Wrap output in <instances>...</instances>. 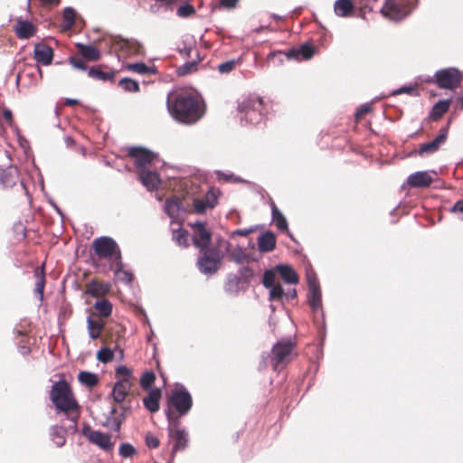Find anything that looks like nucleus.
I'll return each instance as SVG.
<instances>
[{
  "label": "nucleus",
  "instance_id": "nucleus-30",
  "mask_svg": "<svg viewBox=\"0 0 463 463\" xmlns=\"http://www.w3.org/2000/svg\"><path fill=\"white\" fill-rule=\"evenodd\" d=\"M113 264L115 266L114 268V275L115 278L125 284H128L133 280V274L123 269V263L121 261V259H118V260L114 261Z\"/></svg>",
  "mask_w": 463,
  "mask_h": 463
},
{
  "label": "nucleus",
  "instance_id": "nucleus-4",
  "mask_svg": "<svg viewBox=\"0 0 463 463\" xmlns=\"http://www.w3.org/2000/svg\"><path fill=\"white\" fill-rule=\"evenodd\" d=\"M165 416L168 420V436L173 442L171 457L168 463H173L175 454L179 451L184 450L188 447L189 438L185 429L180 427L178 420L173 419L172 413L169 410L165 411Z\"/></svg>",
  "mask_w": 463,
  "mask_h": 463
},
{
  "label": "nucleus",
  "instance_id": "nucleus-36",
  "mask_svg": "<svg viewBox=\"0 0 463 463\" xmlns=\"http://www.w3.org/2000/svg\"><path fill=\"white\" fill-rule=\"evenodd\" d=\"M79 382L86 387L92 388L99 383L98 375L94 373L82 371L78 374Z\"/></svg>",
  "mask_w": 463,
  "mask_h": 463
},
{
  "label": "nucleus",
  "instance_id": "nucleus-5",
  "mask_svg": "<svg viewBox=\"0 0 463 463\" xmlns=\"http://www.w3.org/2000/svg\"><path fill=\"white\" fill-rule=\"evenodd\" d=\"M224 258V253L218 247L199 250L196 266L199 271L206 276L215 274Z\"/></svg>",
  "mask_w": 463,
  "mask_h": 463
},
{
  "label": "nucleus",
  "instance_id": "nucleus-58",
  "mask_svg": "<svg viewBox=\"0 0 463 463\" xmlns=\"http://www.w3.org/2000/svg\"><path fill=\"white\" fill-rule=\"evenodd\" d=\"M203 199L206 201V204L210 206V209L213 208L217 204L218 198L215 192L213 190L208 191Z\"/></svg>",
  "mask_w": 463,
  "mask_h": 463
},
{
  "label": "nucleus",
  "instance_id": "nucleus-16",
  "mask_svg": "<svg viewBox=\"0 0 463 463\" xmlns=\"http://www.w3.org/2000/svg\"><path fill=\"white\" fill-rule=\"evenodd\" d=\"M433 177L427 171H418L410 175L407 178V184L413 188H425L430 185Z\"/></svg>",
  "mask_w": 463,
  "mask_h": 463
},
{
  "label": "nucleus",
  "instance_id": "nucleus-44",
  "mask_svg": "<svg viewBox=\"0 0 463 463\" xmlns=\"http://www.w3.org/2000/svg\"><path fill=\"white\" fill-rule=\"evenodd\" d=\"M198 62L195 61H187L177 68L176 73L178 76H185L187 74L195 71L197 69Z\"/></svg>",
  "mask_w": 463,
  "mask_h": 463
},
{
  "label": "nucleus",
  "instance_id": "nucleus-59",
  "mask_svg": "<svg viewBox=\"0 0 463 463\" xmlns=\"http://www.w3.org/2000/svg\"><path fill=\"white\" fill-rule=\"evenodd\" d=\"M219 178L223 179L225 181L233 182V183H243L244 180L239 176L234 175L233 174H224L222 172L217 173Z\"/></svg>",
  "mask_w": 463,
  "mask_h": 463
},
{
  "label": "nucleus",
  "instance_id": "nucleus-64",
  "mask_svg": "<svg viewBox=\"0 0 463 463\" xmlns=\"http://www.w3.org/2000/svg\"><path fill=\"white\" fill-rule=\"evenodd\" d=\"M370 109H371V107L368 104H364V105L360 106L355 113L356 119L362 118L364 114L368 113L370 111Z\"/></svg>",
  "mask_w": 463,
  "mask_h": 463
},
{
  "label": "nucleus",
  "instance_id": "nucleus-43",
  "mask_svg": "<svg viewBox=\"0 0 463 463\" xmlns=\"http://www.w3.org/2000/svg\"><path fill=\"white\" fill-rule=\"evenodd\" d=\"M118 85L128 92H138L139 84L137 80L130 78H123L119 80Z\"/></svg>",
  "mask_w": 463,
  "mask_h": 463
},
{
  "label": "nucleus",
  "instance_id": "nucleus-21",
  "mask_svg": "<svg viewBox=\"0 0 463 463\" xmlns=\"http://www.w3.org/2000/svg\"><path fill=\"white\" fill-rule=\"evenodd\" d=\"M315 48L312 44L305 43L298 48H292L287 52L288 59L308 60L313 57Z\"/></svg>",
  "mask_w": 463,
  "mask_h": 463
},
{
  "label": "nucleus",
  "instance_id": "nucleus-47",
  "mask_svg": "<svg viewBox=\"0 0 463 463\" xmlns=\"http://www.w3.org/2000/svg\"><path fill=\"white\" fill-rule=\"evenodd\" d=\"M113 358L114 352L110 348L103 347L97 353V359L103 364L112 361Z\"/></svg>",
  "mask_w": 463,
  "mask_h": 463
},
{
  "label": "nucleus",
  "instance_id": "nucleus-10",
  "mask_svg": "<svg viewBox=\"0 0 463 463\" xmlns=\"http://www.w3.org/2000/svg\"><path fill=\"white\" fill-rule=\"evenodd\" d=\"M434 76L437 85L440 89L447 90H453L458 87L463 78L462 73L453 67L437 71Z\"/></svg>",
  "mask_w": 463,
  "mask_h": 463
},
{
  "label": "nucleus",
  "instance_id": "nucleus-7",
  "mask_svg": "<svg viewBox=\"0 0 463 463\" xmlns=\"http://www.w3.org/2000/svg\"><path fill=\"white\" fill-rule=\"evenodd\" d=\"M418 0H385L382 14L393 21L405 18L417 5Z\"/></svg>",
  "mask_w": 463,
  "mask_h": 463
},
{
  "label": "nucleus",
  "instance_id": "nucleus-27",
  "mask_svg": "<svg viewBox=\"0 0 463 463\" xmlns=\"http://www.w3.org/2000/svg\"><path fill=\"white\" fill-rule=\"evenodd\" d=\"M276 246V237L273 232H266L262 233L258 240L259 250L261 252H269Z\"/></svg>",
  "mask_w": 463,
  "mask_h": 463
},
{
  "label": "nucleus",
  "instance_id": "nucleus-25",
  "mask_svg": "<svg viewBox=\"0 0 463 463\" xmlns=\"http://www.w3.org/2000/svg\"><path fill=\"white\" fill-rule=\"evenodd\" d=\"M103 327L104 322L100 318L96 317L95 315H90L87 317L88 333L91 339L99 338Z\"/></svg>",
  "mask_w": 463,
  "mask_h": 463
},
{
  "label": "nucleus",
  "instance_id": "nucleus-60",
  "mask_svg": "<svg viewBox=\"0 0 463 463\" xmlns=\"http://www.w3.org/2000/svg\"><path fill=\"white\" fill-rule=\"evenodd\" d=\"M239 273L241 280L243 279L245 282H248L253 277V271L249 267H241Z\"/></svg>",
  "mask_w": 463,
  "mask_h": 463
},
{
  "label": "nucleus",
  "instance_id": "nucleus-3",
  "mask_svg": "<svg viewBox=\"0 0 463 463\" xmlns=\"http://www.w3.org/2000/svg\"><path fill=\"white\" fill-rule=\"evenodd\" d=\"M237 109L242 125H257L263 118V100L260 97L243 99Z\"/></svg>",
  "mask_w": 463,
  "mask_h": 463
},
{
  "label": "nucleus",
  "instance_id": "nucleus-18",
  "mask_svg": "<svg viewBox=\"0 0 463 463\" xmlns=\"http://www.w3.org/2000/svg\"><path fill=\"white\" fill-rule=\"evenodd\" d=\"M132 386V382L126 379L117 381L112 389V397L116 402L121 403L126 399Z\"/></svg>",
  "mask_w": 463,
  "mask_h": 463
},
{
  "label": "nucleus",
  "instance_id": "nucleus-22",
  "mask_svg": "<svg viewBox=\"0 0 463 463\" xmlns=\"http://www.w3.org/2000/svg\"><path fill=\"white\" fill-rule=\"evenodd\" d=\"M52 49L46 44L38 43L34 47V58L43 65H49L52 61Z\"/></svg>",
  "mask_w": 463,
  "mask_h": 463
},
{
  "label": "nucleus",
  "instance_id": "nucleus-1",
  "mask_svg": "<svg viewBox=\"0 0 463 463\" xmlns=\"http://www.w3.org/2000/svg\"><path fill=\"white\" fill-rule=\"evenodd\" d=\"M51 400L55 405L58 412H63L70 424L66 427L72 433L76 432L77 420L80 417L78 404L73 398L69 384L65 381H59L52 385L51 390Z\"/></svg>",
  "mask_w": 463,
  "mask_h": 463
},
{
  "label": "nucleus",
  "instance_id": "nucleus-54",
  "mask_svg": "<svg viewBox=\"0 0 463 463\" xmlns=\"http://www.w3.org/2000/svg\"><path fill=\"white\" fill-rule=\"evenodd\" d=\"M403 93L409 94L411 96L418 95L415 86H412V85L402 86V87L392 91V95H394V96L403 94Z\"/></svg>",
  "mask_w": 463,
  "mask_h": 463
},
{
  "label": "nucleus",
  "instance_id": "nucleus-29",
  "mask_svg": "<svg viewBox=\"0 0 463 463\" xmlns=\"http://www.w3.org/2000/svg\"><path fill=\"white\" fill-rule=\"evenodd\" d=\"M282 279L288 284H297L298 282V274L288 265L279 264L276 267Z\"/></svg>",
  "mask_w": 463,
  "mask_h": 463
},
{
  "label": "nucleus",
  "instance_id": "nucleus-15",
  "mask_svg": "<svg viewBox=\"0 0 463 463\" xmlns=\"http://www.w3.org/2000/svg\"><path fill=\"white\" fill-rule=\"evenodd\" d=\"M449 124V122L448 123ZM449 125L439 129V135L431 141L421 144L417 151L418 155L423 156L425 154H433L439 150L448 137Z\"/></svg>",
  "mask_w": 463,
  "mask_h": 463
},
{
  "label": "nucleus",
  "instance_id": "nucleus-35",
  "mask_svg": "<svg viewBox=\"0 0 463 463\" xmlns=\"http://www.w3.org/2000/svg\"><path fill=\"white\" fill-rule=\"evenodd\" d=\"M450 99H444L438 101L432 108L430 111V118L433 120L439 119L449 108Z\"/></svg>",
  "mask_w": 463,
  "mask_h": 463
},
{
  "label": "nucleus",
  "instance_id": "nucleus-37",
  "mask_svg": "<svg viewBox=\"0 0 463 463\" xmlns=\"http://www.w3.org/2000/svg\"><path fill=\"white\" fill-rule=\"evenodd\" d=\"M241 279L237 275H229L224 285V289L231 295H237L240 291Z\"/></svg>",
  "mask_w": 463,
  "mask_h": 463
},
{
  "label": "nucleus",
  "instance_id": "nucleus-8",
  "mask_svg": "<svg viewBox=\"0 0 463 463\" xmlns=\"http://www.w3.org/2000/svg\"><path fill=\"white\" fill-rule=\"evenodd\" d=\"M167 405L169 408L175 409L180 416H184L190 411L193 406V399L187 389L180 385L168 397Z\"/></svg>",
  "mask_w": 463,
  "mask_h": 463
},
{
  "label": "nucleus",
  "instance_id": "nucleus-19",
  "mask_svg": "<svg viewBox=\"0 0 463 463\" xmlns=\"http://www.w3.org/2000/svg\"><path fill=\"white\" fill-rule=\"evenodd\" d=\"M14 33L19 39H29L36 33L35 26L27 20L17 19L14 26Z\"/></svg>",
  "mask_w": 463,
  "mask_h": 463
},
{
  "label": "nucleus",
  "instance_id": "nucleus-61",
  "mask_svg": "<svg viewBox=\"0 0 463 463\" xmlns=\"http://www.w3.org/2000/svg\"><path fill=\"white\" fill-rule=\"evenodd\" d=\"M116 374L122 376V379L127 378L128 381H131V371L127 366H118L116 370Z\"/></svg>",
  "mask_w": 463,
  "mask_h": 463
},
{
  "label": "nucleus",
  "instance_id": "nucleus-17",
  "mask_svg": "<svg viewBox=\"0 0 463 463\" xmlns=\"http://www.w3.org/2000/svg\"><path fill=\"white\" fill-rule=\"evenodd\" d=\"M139 180L148 191L157 189L161 183L157 172L148 170V168L139 172Z\"/></svg>",
  "mask_w": 463,
  "mask_h": 463
},
{
  "label": "nucleus",
  "instance_id": "nucleus-32",
  "mask_svg": "<svg viewBox=\"0 0 463 463\" xmlns=\"http://www.w3.org/2000/svg\"><path fill=\"white\" fill-rule=\"evenodd\" d=\"M34 277L36 278L34 293L39 296V299L42 301L43 298V290L45 286L43 265L35 269Z\"/></svg>",
  "mask_w": 463,
  "mask_h": 463
},
{
  "label": "nucleus",
  "instance_id": "nucleus-45",
  "mask_svg": "<svg viewBox=\"0 0 463 463\" xmlns=\"http://www.w3.org/2000/svg\"><path fill=\"white\" fill-rule=\"evenodd\" d=\"M269 289V300L271 301H283L285 297V292L283 288L279 284H276L270 288Z\"/></svg>",
  "mask_w": 463,
  "mask_h": 463
},
{
  "label": "nucleus",
  "instance_id": "nucleus-39",
  "mask_svg": "<svg viewBox=\"0 0 463 463\" xmlns=\"http://www.w3.org/2000/svg\"><path fill=\"white\" fill-rule=\"evenodd\" d=\"M94 308L102 317H108L112 312V304L108 299L98 300L94 304Z\"/></svg>",
  "mask_w": 463,
  "mask_h": 463
},
{
  "label": "nucleus",
  "instance_id": "nucleus-6",
  "mask_svg": "<svg viewBox=\"0 0 463 463\" xmlns=\"http://www.w3.org/2000/svg\"><path fill=\"white\" fill-rule=\"evenodd\" d=\"M106 46L109 47L119 59L118 52L126 56H137L143 54V44L135 39H125L118 35L104 39Z\"/></svg>",
  "mask_w": 463,
  "mask_h": 463
},
{
  "label": "nucleus",
  "instance_id": "nucleus-55",
  "mask_svg": "<svg viewBox=\"0 0 463 463\" xmlns=\"http://www.w3.org/2000/svg\"><path fill=\"white\" fill-rule=\"evenodd\" d=\"M194 13V8L188 4L182 5L177 8L176 14L180 17H188Z\"/></svg>",
  "mask_w": 463,
  "mask_h": 463
},
{
  "label": "nucleus",
  "instance_id": "nucleus-2",
  "mask_svg": "<svg viewBox=\"0 0 463 463\" xmlns=\"http://www.w3.org/2000/svg\"><path fill=\"white\" fill-rule=\"evenodd\" d=\"M167 109L176 121L187 125L195 123L203 115L198 99L188 93H178L172 100L168 99Z\"/></svg>",
  "mask_w": 463,
  "mask_h": 463
},
{
  "label": "nucleus",
  "instance_id": "nucleus-26",
  "mask_svg": "<svg viewBox=\"0 0 463 463\" xmlns=\"http://www.w3.org/2000/svg\"><path fill=\"white\" fill-rule=\"evenodd\" d=\"M354 10L352 0H336L334 3V12L338 17H349Z\"/></svg>",
  "mask_w": 463,
  "mask_h": 463
},
{
  "label": "nucleus",
  "instance_id": "nucleus-13",
  "mask_svg": "<svg viewBox=\"0 0 463 463\" xmlns=\"http://www.w3.org/2000/svg\"><path fill=\"white\" fill-rule=\"evenodd\" d=\"M82 434L91 443L97 445L101 449L105 451H111L113 449L114 442L111 441L110 436L109 434L100 432L99 430H93L88 424L84 425L82 428Z\"/></svg>",
  "mask_w": 463,
  "mask_h": 463
},
{
  "label": "nucleus",
  "instance_id": "nucleus-12",
  "mask_svg": "<svg viewBox=\"0 0 463 463\" xmlns=\"http://www.w3.org/2000/svg\"><path fill=\"white\" fill-rule=\"evenodd\" d=\"M293 344L290 341H279L272 348L271 363L275 371L280 370L290 360Z\"/></svg>",
  "mask_w": 463,
  "mask_h": 463
},
{
  "label": "nucleus",
  "instance_id": "nucleus-11",
  "mask_svg": "<svg viewBox=\"0 0 463 463\" xmlns=\"http://www.w3.org/2000/svg\"><path fill=\"white\" fill-rule=\"evenodd\" d=\"M128 155L133 159L138 172L147 169L157 156L156 153L143 146L129 147Z\"/></svg>",
  "mask_w": 463,
  "mask_h": 463
},
{
  "label": "nucleus",
  "instance_id": "nucleus-51",
  "mask_svg": "<svg viewBox=\"0 0 463 463\" xmlns=\"http://www.w3.org/2000/svg\"><path fill=\"white\" fill-rule=\"evenodd\" d=\"M275 279H276V273L273 269H269V270H266L263 274V278H262V285L266 288H269L275 284Z\"/></svg>",
  "mask_w": 463,
  "mask_h": 463
},
{
  "label": "nucleus",
  "instance_id": "nucleus-20",
  "mask_svg": "<svg viewBox=\"0 0 463 463\" xmlns=\"http://www.w3.org/2000/svg\"><path fill=\"white\" fill-rule=\"evenodd\" d=\"M19 180L17 168L9 165L0 170V184L4 188L13 187Z\"/></svg>",
  "mask_w": 463,
  "mask_h": 463
},
{
  "label": "nucleus",
  "instance_id": "nucleus-33",
  "mask_svg": "<svg viewBox=\"0 0 463 463\" xmlns=\"http://www.w3.org/2000/svg\"><path fill=\"white\" fill-rule=\"evenodd\" d=\"M126 68L140 75L157 74V70L155 66H148L144 62L129 63Z\"/></svg>",
  "mask_w": 463,
  "mask_h": 463
},
{
  "label": "nucleus",
  "instance_id": "nucleus-50",
  "mask_svg": "<svg viewBox=\"0 0 463 463\" xmlns=\"http://www.w3.org/2000/svg\"><path fill=\"white\" fill-rule=\"evenodd\" d=\"M119 455L124 458H132L137 454V449L129 443H122L118 449Z\"/></svg>",
  "mask_w": 463,
  "mask_h": 463
},
{
  "label": "nucleus",
  "instance_id": "nucleus-40",
  "mask_svg": "<svg viewBox=\"0 0 463 463\" xmlns=\"http://www.w3.org/2000/svg\"><path fill=\"white\" fill-rule=\"evenodd\" d=\"M88 75H89V77H90L92 79L106 81V80H112L114 78L115 73L114 72H106V71H101L98 67H92L88 71Z\"/></svg>",
  "mask_w": 463,
  "mask_h": 463
},
{
  "label": "nucleus",
  "instance_id": "nucleus-62",
  "mask_svg": "<svg viewBox=\"0 0 463 463\" xmlns=\"http://www.w3.org/2000/svg\"><path fill=\"white\" fill-rule=\"evenodd\" d=\"M146 444L148 448L156 449L159 446V439L157 437L149 433L146 436Z\"/></svg>",
  "mask_w": 463,
  "mask_h": 463
},
{
  "label": "nucleus",
  "instance_id": "nucleus-9",
  "mask_svg": "<svg viewBox=\"0 0 463 463\" xmlns=\"http://www.w3.org/2000/svg\"><path fill=\"white\" fill-rule=\"evenodd\" d=\"M92 246L95 253L100 259L110 260L114 261L121 259V252L118 243L110 237L102 236L93 241Z\"/></svg>",
  "mask_w": 463,
  "mask_h": 463
},
{
  "label": "nucleus",
  "instance_id": "nucleus-53",
  "mask_svg": "<svg viewBox=\"0 0 463 463\" xmlns=\"http://www.w3.org/2000/svg\"><path fill=\"white\" fill-rule=\"evenodd\" d=\"M70 64L77 70L80 71H86L88 69L87 65L85 64L83 58L81 57H75L71 56L69 59Z\"/></svg>",
  "mask_w": 463,
  "mask_h": 463
},
{
  "label": "nucleus",
  "instance_id": "nucleus-49",
  "mask_svg": "<svg viewBox=\"0 0 463 463\" xmlns=\"http://www.w3.org/2000/svg\"><path fill=\"white\" fill-rule=\"evenodd\" d=\"M66 28H71L75 23V11L71 7H66L62 14Z\"/></svg>",
  "mask_w": 463,
  "mask_h": 463
},
{
  "label": "nucleus",
  "instance_id": "nucleus-46",
  "mask_svg": "<svg viewBox=\"0 0 463 463\" xmlns=\"http://www.w3.org/2000/svg\"><path fill=\"white\" fill-rule=\"evenodd\" d=\"M156 380V375L151 371L145 372L140 379V385L144 390H151V386Z\"/></svg>",
  "mask_w": 463,
  "mask_h": 463
},
{
  "label": "nucleus",
  "instance_id": "nucleus-31",
  "mask_svg": "<svg viewBox=\"0 0 463 463\" xmlns=\"http://www.w3.org/2000/svg\"><path fill=\"white\" fill-rule=\"evenodd\" d=\"M66 429L63 426L54 425L50 429V437L51 439L54 442V444L61 448L66 442Z\"/></svg>",
  "mask_w": 463,
  "mask_h": 463
},
{
  "label": "nucleus",
  "instance_id": "nucleus-41",
  "mask_svg": "<svg viewBox=\"0 0 463 463\" xmlns=\"http://www.w3.org/2000/svg\"><path fill=\"white\" fill-rule=\"evenodd\" d=\"M189 233L187 231L178 228L173 230V240L179 245L186 247L188 246Z\"/></svg>",
  "mask_w": 463,
  "mask_h": 463
},
{
  "label": "nucleus",
  "instance_id": "nucleus-34",
  "mask_svg": "<svg viewBox=\"0 0 463 463\" xmlns=\"http://www.w3.org/2000/svg\"><path fill=\"white\" fill-rule=\"evenodd\" d=\"M272 220L275 222L278 230L288 231V222L283 213L278 209L276 204L272 202L270 203Z\"/></svg>",
  "mask_w": 463,
  "mask_h": 463
},
{
  "label": "nucleus",
  "instance_id": "nucleus-23",
  "mask_svg": "<svg viewBox=\"0 0 463 463\" xmlns=\"http://www.w3.org/2000/svg\"><path fill=\"white\" fill-rule=\"evenodd\" d=\"M161 397V390L159 388L151 389L147 396L143 398V404L145 408L155 413L159 410V400Z\"/></svg>",
  "mask_w": 463,
  "mask_h": 463
},
{
  "label": "nucleus",
  "instance_id": "nucleus-14",
  "mask_svg": "<svg viewBox=\"0 0 463 463\" xmlns=\"http://www.w3.org/2000/svg\"><path fill=\"white\" fill-rule=\"evenodd\" d=\"M194 229V233L192 236L194 245L199 250H204L207 249H211L210 247L212 241L211 232L206 229L204 223L201 222H196L192 225Z\"/></svg>",
  "mask_w": 463,
  "mask_h": 463
},
{
  "label": "nucleus",
  "instance_id": "nucleus-48",
  "mask_svg": "<svg viewBox=\"0 0 463 463\" xmlns=\"http://www.w3.org/2000/svg\"><path fill=\"white\" fill-rule=\"evenodd\" d=\"M231 258L234 262L238 264L242 263L247 259L245 249L237 246L235 249L232 250Z\"/></svg>",
  "mask_w": 463,
  "mask_h": 463
},
{
  "label": "nucleus",
  "instance_id": "nucleus-42",
  "mask_svg": "<svg viewBox=\"0 0 463 463\" xmlns=\"http://www.w3.org/2000/svg\"><path fill=\"white\" fill-rule=\"evenodd\" d=\"M107 291V288L95 280L90 281L87 285L86 292L93 297H98L104 294Z\"/></svg>",
  "mask_w": 463,
  "mask_h": 463
},
{
  "label": "nucleus",
  "instance_id": "nucleus-52",
  "mask_svg": "<svg viewBox=\"0 0 463 463\" xmlns=\"http://www.w3.org/2000/svg\"><path fill=\"white\" fill-rule=\"evenodd\" d=\"M117 409L113 407L110 411V415L107 420V426L110 428L112 430L118 432L120 430L121 421L118 419L113 418V415L116 413Z\"/></svg>",
  "mask_w": 463,
  "mask_h": 463
},
{
  "label": "nucleus",
  "instance_id": "nucleus-24",
  "mask_svg": "<svg viewBox=\"0 0 463 463\" xmlns=\"http://www.w3.org/2000/svg\"><path fill=\"white\" fill-rule=\"evenodd\" d=\"M76 48L81 58L85 60L97 61L100 59V52L93 45L77 43Z\"/></svg>",
  "mask_w": 463,
  "mask_h": 463
},
{
  "label": "nucleus",
  "instance_id": "nucleus-28",
  "mask_svg": "<svg viewBox=\"0 0 463 463\" xmlns=\"http://www.w3.org/2000/svg\"><path fill=\"white\" fill-rule=\"evenodd\" d=\"M164 210L172 220H175L179 217L184 209L182 208L181 202L177 198H169L164 204Z\"/></svg>",
  "mask_w": 463,
  "mask_h": 463
},
{
  "label": "nucleus",
  "instance_id": "nucleus-56",
  "mask_svg": "<svg viewBox=\"0 0 463 463\" xmlns=\"http://www.w3.org/2000/svg\"><path fill=\"white\" fill-rule=\"evenodd\" d=\"M235 65L234 60L227 61L218 65V71L222 74L229 73L235 68Z\"/></svg>",
  "mask_w": 463,
  "mask_h": 463
},
{
  "label": "nucleus",
  "instance_id": "nucleus-38",
  "mask_svg": "<svg viewBox=\"0 0 463 463\" xmlns=\"http://www.w3.org/2000/svg\"><path fill=\"white\" fill-rule=\"evenodd\" d=\"M308 301L311 308L318 310L322 306L320 287L308 289Z\"/></svg>",
  "mask_w": 463,
  "mask_h": 463
},
{
  "label": "nucleus",
  "instance_id": "nucleus-57",
  "mask_svg": "<svg viewBox=\"0 0 463 463\" xmlns=\"http://www.w3.org/2000/svg\"><path fill=\"white\" fill-rule=\"evenodd\" d=\"M194 208L196 213H203L207 209H210V206H208V204H206V201L202 198L194 200Z\"/></svg>",
  "mask_w": 463,
  "mask_h": 463
},
{
  "label": "nucleus",
  "instance_id": "nucleus-63",
  "mask_svg": "<svg viewBox=\"0 0 463 463\" xmlns=\"http://www.w3.org/2000/svg\"><path fill=\"white\" fill-rule=\"evenodd\" d=\"M307 281L308 289L319 287L316 274L313 271H308L307 273Z\"/></svg>",
  "mask_w": 463,
  "mask_h": 463
}]
</instances>
